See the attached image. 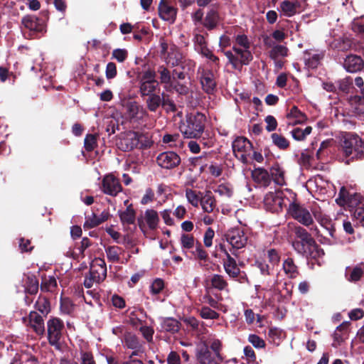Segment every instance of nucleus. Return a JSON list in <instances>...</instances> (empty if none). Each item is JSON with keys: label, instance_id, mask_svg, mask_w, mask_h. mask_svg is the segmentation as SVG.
Instances as JSON below:
<instances>
[{"label": "nucleus", "instance_id": "obj_47", "mask_svg": "<svg viewBox=\"0 0 364 364\" xmlns=\"http://www.w3.org/2000/svg\"><path fill=\"white\" fill-rule=\"evenodd\" d=\"M273 144L280 149H286L289 146V142L283 136L274 133L271 135Z\"/></svg>", "mask_w": 364, "mask_h": 364}, {"label": "nucleus", "instance_id": "obj_27", "mask_svg": "<svg viewBox=\"0 0 364 364\" xmlns=\"http://www.w3.org/2000/svg\"><path fill=\"white\" fill-rule=\"evenodd\" d=\"M280 11L287 17H291L298 13L300 4L298 1L284 0L280 3Z\"/></svg>", "mask_w": 364, "mask_h": 364}, {"label": "nucleus", "instance_id": "obj_9", "mask_svg": "<svg viewBox=\"0 0 364 364\" xmlns=\"http://www.w3.org/2000/svg\"><path fill=\"white\" fill-rule=\"evenodd\" d=\"M233 152L236 157L243 163H247V154L251 151L252 144L245 137L238 136L232 144Z\"/></svg>", "mask_w": 364, "mask_h": 364}, {"label": "nucleus", "instance_id": "obj_30", "mask_svg": "<svg viewBox=\"0 0 364 364\" xmlns=\"http://www.w3.org/2000/svg\"><path fill=\"white\" fill-rule=\"evenodd\" d=\"M124 342L127 348L134 350L131 355V358L133 355H136L141 348V345L138 338L132 333L126 332L124 333Z\"/></svg>", "mask_w": 364, "mask_h": 364}, {"label": "nucleus", "instance_id": "obj_32", "mask_svg": "<svg viewBox=\"0 0 364 364\" xmlns=\"http://www.w3.org/2000/svg\"><path fill=\"white\" fill-rule=\"evenodd\" d=\"M200 204L204 212L208 213L213 212L216 206V201L210 191H207L201 197Z\"/></svg>", "mask_w": 364, "mask_h": 364}, {"label": "nucleus", "instance_id": "obj_18", "mask_svg": "<svg viewBox=\"0 0 364 364\" xmlns=\"http://www.w3.org/2000/svg\"><path fill=\"white\" fill-rule=\"evenodd\" d=\"M181 161L180 157L173 151H166L160 154L156 159L159 166L164 168H173Z\"/></svg>", "mask_w": 364, "mask_h": 364}, {"label": "nucleus", "instance_id": "obj_33", "mask_svg": "<svg viewBox=\"0 0 364 364\" xmlns=\"http://www.w3.org/2000/svg\"><path fill=\"white\" fill-rule=\"evenodd\" d=\"M252 177L257 183L267 186L270 183V178L268 172L263 168H255L252 171Z\"/></svg>", "mask_w": 364, "mask_h": 364}, {"label": "nucleus", "instance_id": "obj_25", "mask_svg": "<svg viewBox=\"0 0 364 364\" xmlns=\"http://www.w3.org/2000/svg\"><path fill=\"white\" fill-rule=\"evenodd\" d=\"M220 21L221 18L218 11L211 9L206 13L203 21V26L210 31L216 28Z\"/></svg>", "mask_w": 364, "mask_h": 364}, {"label": "nucleus", "instance_id": "obj_61", "mask_svg": "<svg viewBox=\"0 0 364 364\" xmlns=\"http://www.w3.org/2000/svg\"><path fill=\"white\" fill-rule=\"evenodd\" d=\"M127 51L125 49L117 48L112 51V58L119 63H123L127 58Z\"/></svg>", "mask_w": 364, "mask_h": 364}, {"label": "nucleus", "instance_id": "obj_14", "mask_svg": "<svg viewBox=\"0 0 364 364\" xmlns=\"http://www.w3.org/2000/svg\"><path fill=\"white\" fill-rule=\"evenodd\" d=\"M142 137L138 132H128L120 139L119 147L124 151L132 150L139 146Z\"/></svg>", "mask_w": 364, "mask_h": 364}, {"label": "nucleus", "instance_id": "obj_60", "mask_svg": "<svg viewBox=\"0 0 364 364\" xmlns=\"http://www.w3.org/2000/svg\"><path fill=\"white\" fill-rule=\"evenodd\" d=\"M248 341L256 348H263L265 347L264 341L255 334H250L248 336Z\"/></svg>", "mask_w": 364, "mask_h": 364}, {"label": "nucleus", "instance_id": "obj_13", "mask_svg": "<svg viewBox=\"0 0 364 364\" xmlns=\"http://www.w3.org/2000/svg\"><path fill=\"white\" fill-rule=\"evenodd\" d=\"M198 73L200 76V80L203 90L207 93H212L216 87L213 73L203 66H200Z\"/></svg>", "mask_w": 364, "mask_h": 364}, {"label": "nucleus", "instance_id": "obj_2", "mask_svg": "<svg viewBox=\"0 0 364 364\" xmlns=\"http://www.w3.org/2000/svg\"><path fill=\"white\" fill-rule=\"evenodd\" d=\"M204 121L205 117L202 114L188 115L181 123L180 130L186 138H198L203 132Z\"/></svg>", "mask_w": 364, "mask_h": 364}, {"label": "nucleus", "instance_id": "obj_34", "mask_svg": "<svg viewBox=\"0 0 364 364\" xmlns=\"http://www.w3.org/2000/svg\"><path fill=\"white\" fill-rule=\"evenodd\" d=\"M363 198L359 193H353L350 195H348L345 196L344 195L341 196L338 200H340L341 204H348L350 207L357 208L358 206H361L363 204L361 200Z\"/></svg>", "mask_w": 364, "mask_h": 364}, {"label": "nucleus", "instance_id": "obj_41", "mask_svg": "<svg viewBox=\"0 0 364 364\" xmlns=\"http://www.w3.org/2000/svg\"><path fill=\"white\" fill-rule=\"evenodd\" d=\"M148 98L146 101L147 108L151 112H156L162 103L161 95L153 93L147 95Z\"/></svg>", "mask_w": 364, "mask_h": 364}, {"label": "nucleus", "instance_id": "obj_19", "mask_svg": "<svg viewBox=\"0 0 364 364\" xmlns=\"http://www.w3.org/2000/svg\"><path fill=\"white\" fill-rule=\"evenodd\" d=\"M33 351V347L26 346L25 349H21L20 353L16 354L11 364H38V361Z\"/></svg>", "mask_w": 364, "mask_h": 364}, {"label": "nucleus", "instance_id": "obj_17", "mask_svg": "<svg viewBox=\"0 0 364 364\" xmlns=\"http://www.w3.org/2000/svg\"><path fill=\"white\" fill-rule=\"evenodd\" d=\"M90 274L92 276V279L95 280L96 284L104 281L107 277V267L104 259H95L90 267Z\"/></svg>", "mask_w": 364, "mask_h": 364}, {"label": "nucleus", "instance_id": "obj_51", "mask_svg": "<svg viewBox=\"0 0 364 364\" xmlns=\"http://www.w3.org/2000/svg\"><path fill=\"white\" fill-rule=\"evenodd\" d=\"M36 309L43 314H48L50 311V303L47 299L39 297L35 304Z\"/></svg>", "mask_w": 364, "mask_h": 364}, {"label": "nucleus", "instance_id": "obj_5", "mask_svg": "<svg viewBox=\"0 0 364 364\" xmlns=\"http://www.w3.org/2000/svg\"><path fill=\"white\" fill-rule=\"evenodd\" d=\"M341 151L346 156H350L351 159L363 156L362 139L357 134H346L341 144Z\"/></svg>", "mask_w": 364, "mask_h": 364}, {"label": "nucleus", "instance_id": "obj_12", "mask_svg": "<svg viewBox=\"0 0 364 364\" xmlns=\"http://www.w3.org/2000/svg\"><path fill=\"white\" fill-rule=\"evenodd\" d=\"M101 189L105 194L116 196L122 188L118 178L113 174H107L102 178Z\"/></svg>", "mask_w": 364, "mask_h": 364}, {"label": "nucleus", "instance_id": "obj_26", "mask_svg": "<svg viewBox=\"0 0 364 364\" xmlns=\"http://www.w3.org/2000/svg\"><path fill=\"white\" fill-rule=\"evenodd\" d=\"M159 14L164 21L173 23L176 19V9L166 2L161 1L159 6Z\"/></svg>", "mask_w": 364, "mask_h": 364}, {"label": "nucleus", "instance_id": "obj_57", "mask_svg": "<svg viewBox=\"0 0 364 364\" xmlns=\"http://www.w3.org/2000/svg\"><path fill=\"white\" fill-rule=\"evenodd\" d=\"M80 364H97L93 354L89 351H81L80 353Z\"/></svg>", "mask_w": 364, "mask_h": 364}, {"label": "nucleus", "instance_id": "obj_23", "mask_svg": "<svg viewBox=\"0 0 364 364\" xmlns=\"http://www.w3.org/2000/svg\"><path fill=\"white\" fill-rule=\"evenodd\" d=\"M364 274V263H360L353 267H347L345 277L350 282L360 281Z\"/></svg>", "mask_w": 364, "mask_h": 364}, {"label": "nucleus", "instance_id": "obj_46", "mask_svg": "<svg viewBox=\"0 0 364 364\" xmlns=\"http://www.w3.org/2000/svg\"><path fill=\"white\" fill-rule=\"evenodd\" d=\"M211 286L218 290H224L228 287V283L224 277L220 274H213L210 277Z\"/></svg>", "mask_w": 364, "mask_h": 364}, {"label": "nucleus", "instance_id": "obj_40", "mask_svg": "<svg viewBox=\"0 0 364 364\" xmlns=\"http://www.w3.org/2000/svg\"><path fill=\"white\" fill-rule=\"evenodd\" d=\"M283 270L289 278H294L298 274L297 267L291 258H287L284 261Z\"/></svg>", "mask_w": 364, "mask_h": 364}, {"label": "nucleus", "instance_id": "obj_36", "mask_svg": "<svg viewBox=\"0 0 364 364\" xmlns=\"http://www.w3.org/2000/svg\"><path fill=\"white\" fill-rule=\"evenodd\" d=\"M181 60V53L176 46H172L170 48V51L168 53V56L166 58L167 63L171 65L172 66H176L180 63Z\"/></svg>", "mask_w": 364, "mask_h": 364}, {"label": "nucleus", "instance_id": "obj_35", "mask_svg": "<svg viewBox=\"0 0 364 364\" xmlns=\"http://www.w3.org/2000/svg\"><path fill=\"white\" fill-rule=\"evenodd\" d=\"M287 117L289 120V123L292 124H301L306 120V115L299 110L296 106L291 107L287 113Z\"/></svg>", "mask_w": 364, "mask_h": 364}, {"label": "nucleus", "instance_id": "obj_24", "mask_svg": "<svg viewBox=\"0 0 364 364\" xmlns=\"http://www.w3.org/2000/svg\"><path fill=\"white\" fill-rule=\"evenodd\" d=\"M21 24L26 29L34 32H41L43 30V25L40 19L35 16L26 15L21 19Z\"/></svg>", "mask_w": 364, "mask_h": 364}, {"label": "nucleus", "instance_id": "obj_42", "mask_svg": "<svg viewBox=\"0 0 364 364\" xmlns=\"http://www.w3.org/2000/svg\"><path fill=\"white\" fill-rule=\"evenodd\" d=\"M41 288L43 291H53L57 288V281L54 276H44L42 278Z\"/></svg>", "mask_w": 364, "mask_h": 364}, {"label": "nucleus", "instance_id": "obj_37", "mask_svg": "<svg viewBox=\"0 0 364 364\" xmlns=\"http://www.w3.org/2000/svg\"><path fill=\"white\" fill-rule=\"evenodd\" d=\"M105 252L108 260L114 263L119 262L120 256L124 253L123 249L118 246L108 247Z\"/></svg>", "mask_w": 364, "mask_h": 364}, {"label": "nucleus", "instance_id": "obj_16", "mask_svg": "<svg viewBox=\"0 0 364 364\" xmlns=\"http://www.w3.org/2000/svg\"><path fill=\"white\" fill-rule=\"evenodd\" d=\"M196 358L200 364H220L223 360L222 355L219 358L217 354L211 353L207 345L198 350Z\"/></svg>", "mask_w": 364, "mask_h": 364}, {"label": "nucleus", "instance_id": "obj_49", "mask_svg": "<svg viewBox=\"0 0 364 364\" xmlns=\"http://www.w3.org/2000/svg\"><path fill=\"white\" fill-rule=\"evenodd\" d=\"M271 174L277 184L283 186L285 183L284 172L279 167H273L271 170Z\"/></svg>", "mask_w": 364, "mask_h": 364}, {"label": "nucleus", "instance_id": "obj_50", "mask_svg": "<svg viewBox=\"0 0 364 364\" xmlns=\"http://www.w3.org/2000/svg\"><path fill=\"white\" fill-rule=\"evenodd\" d=\"M193 249V250L191 251V252L196 259L203 261L207 260L208 253L203 249L201 243L197 242Z\"/></svg>", "mask_w": 364, "mask_h": 364}, {"label": "nucleus", "instance_id": "obj_45", "mask_svg": "<svg viewBox=\"0 0 364 364\" xmlns=\"http://www.w3.org/2000/svg\"><path fill=\"white\" fill-rule=\"evenodd\" d=\"M202 196L200 192H196L190 188L186 190V197L188 201L194 207L198 206Z\"/></svg>", "mask_w": 364, "mask_h": 364}, {"label": "nucleus", "instance_id": "obj_39", "mask_svg": "<svg viewBox=\"0 0 364 364\" xmlns=\"http://www.w3.org/2000/svg\"><path fill=\"white\" fill-rule=\"evenodd\" d=\"M323 54L314 53L311 55L309 53H305L304 60L306 65L311 68H316L320 63L321 60L323 58Z\"/></svg>", "mask_w": 364, "mask_h": 364}, {"label": "nucleus", "instance_id": "obj_28", "mask_svg": "<svg viewBox=\"0 0 364 364\" xmlns=\"http://www.w3.org/2000/svg\"><path fill=\"white\" fill-rule=\"evenodd\" d=\"M157 73L159 75L160 82L164 85L167 92H173V80L170 71L164 66H160Z\"/></svg>", "mask_w": 364, "mask_h": 364}, {"label": "nucleus", "instance_id": "obj_55", "mask_svg": "<svg viewBox=\"0 0 364 364\" xmlns=\"http://www.w3.org/2000/svg\"><path fill=\"white\" fill-rule=\"evenodd\" d=\"M181 243L184 249H191L194 247L195 239L191 235L183 234L181 237Z\"/></svg>", "mask_w": 364, "mask_h": 364}, {"label": "nucleus", "instance_id": "obj_15", "mask_svg": "<svg viewBox=\"0 0 364 364\" xmlns=\"http://www.w3.org/2000/svg\"><path fill=\"white\" fill-rule=\"evenodd\" d=\"M284 200L279 192H269L264 198L265 208L271 212H278L282 209Z\"/></svg>", "mask_w": 364, "mask_h": 364}, {"label": "nucleus", "instance_id": "obj_20", "mask_svg": "<svg viewBox=\"0 0 364 364\" xmlns=\"http://www.w3.org/2000/svg\"><path fill=\"white\" fill-rule=\"evenodd\" d=\"M159 221L158 213L153 209L146 210L140 219H139V225L140 229L144 232L145 225L149 229L154 230L158 226Z\"/></svg>", "mask_w": 364, "mask_h": 364}, {"label": "nucleus", "instance_id": "obj_38", "mask_svg": "<svg viewBox=\"0 0 364 364\" xmlns=\"http://www.w3.org/2000/svg\"><path fill=\"white\" fill-rule=\"evenodd\" d=\"M120 220L124 224H133L135 221V211L132 205H127V208L119 212Z\"/></svg>", "mask_w": 364, "mask_h": 364}, {"label": "nucleus", "instance_id": "obj_3", "mask_svg": "<svg viewBox=\"0 0 364 364\" xmlns=\"http://www.w3.org/2000/svg\"><path fill=\"white\" fill-rule=\"evenodd\" d=\"M121 113L124 120L132 124H139L148 116L146 110L135 101L124 102Z\"/></svg>", "mask_w": 364, "mask_h": 364}, {"label": "nucleus", "instance_id": "obj_63", "mask_svg": "<svg viewBox=\"0 0 364 364\" xmlns=\"http://www.w3.org/2000/svg\"><path fill=\"white\" fill-rule=\"evenodd\" d=\"M96 138L92 134H88L85 139V148L87 151H92L96 146Z\"/></svg>", "mask_w": 364, "mask_h": 364}, {"label": "nucleus", "instance_id": "obj_44", "mask_svg": "<svg viewBox=\"0 0 364 364\" xmlns=\"http://www.w3.org/2000/svg\"><path fill=\"white\" fill-rule=\"evenodd\" d=\"M25 291L31 294H35L38 290V281L36 277L28 276L25 281Z\"/></svg>", "mask_w": 364, "mask_h": 364}, {"label": "nucleus", "instance_id": "obj_29", "mask_svg": "<svg viewBox=\"0 0 364 364\" xmlns=\"http://www.w3.org/2000/svg\"><path fill=\"white\" fill-rule=\"evenodd\" d=\"M223 267L225 272L230 277L236 278L239 276L240 268L237 267L235 259L230 254H227V258L223 260Z\"/></svg>", "mask_w": 364, "mask_h": 364}, {"label": "nucleus", "instance_id": "obj_43", "mask_svg": "<svg viewBox=\"0 0 364 364\" xmlns=\"http://www.w3.org/2000/svg\"><path fill=\"white\" fill-rule=\"evenodd\" d=\"M288 48L282 45L273 46L271 50L269 51V57L277 60L279 57H286L288 55Z\"/></svg>", "mask_w": 364, "mask_h": 364}, {"label": "nucleus", "instance_id": "obj_53", "mask_svg": "<svg viewBox=\"0 0 364 364\" xmlns=\"http://www.w3.org/2000/svg\"><path fill=\"white\" fill-rule=\"evenodd\" d=\"M206 345H208L213 352L217 354L218 357L220 358V355H222L220 353L223 347L222 342L218 338H209Z\"/></svg>", "mask_w": 364, "mask_h": 364}, {"label": "nucleus", "instance_id": "obj_62", "mask_svg": "<svg viewBox=\"0 0 364 364\" xmlns=\"http://www.w3.org/2000/svg\"><path fill=\"white\" fill-rule=\"evenodd\" d=\"M215 236V232L211 228H208L203 236V242L206 247H210L213 245V239Z\"/></svg>", "mask_w": 364, "mask_h": 364}, {"label": "nucleus", "instance_id": "obj_58", "mask_svg": "<svg viewBox=\"0 0 364 364\" xmlns=\"http://www.w3.org/2000/svg\"><path fill=\"white\" fill-rule=\"evenodd\" d=\"M352 83H353V80L350 77H346L345 78L339 80L337 82L338 89L341 91L346 92V93L349 92V90L351 87Z\"/></svg>", "mask_w": 364, "mask_h": 364}, {"label": "nucleus", "instance_id": "obj_8", "mask_svg": "<svg viewBox=\"0 0 364 364\" xmlns=\"http://www.w3.org/2000/svg\"><path fill=\"white\" fill-rule=\"evenodd\" d=\"M288 212L294 220L304 226L309 227L314 224L311 213L302 205L292 203L289 206Z\"/></svg>", "mask_w": 364, "mask_h": 364}, {"label": "nucleus", "instance_id": "obj_22", "mask_svg": "<svg viewBox=\"0 0 364 364\" xmlns=\"http://www.w3.org/2000/svg\"><path fill=\"white\" fill-rule=\"evenodd\" d=\"M313 214L317 222L328 231L329 235L334 237L335 228L331 218L320 210H314Z\"/></svg>", "mask_w": 364, "mask_h": 364}, {"label": "nucleus", "instance_id": "obj_4", "mask_svg": "<svg viewBox=\"0 0 364 364\" xmlns=\"http://www.w3.org/2000/svg\"><path fill=\"white\" fill-rule=\"evenodd\" d=\"M63 330L64 323L60 318L51 317L47 321L48 343L57 350L61 349V339Z\"/></svg>", "mask_w": 364, "mask_h": 364}, {"label": "nucleus", "instance_id": "obj_7", "mask_svg": "<svg viewBox=\"0 0 364 364\" xmlns=\"http://www.w3.org/2000/svg\"><path fill=\"white\" fill-rule=\"evenodd\" d=\"M139 93L141 97H145L154 93L159 87V82L156 80V73L148 70L144 72L139 77Z\"/></svg>", "mask_w": 364, "mask_h": 364}, {"label": "nucleus", "instance_id": "obj_59", "mask_svg": "<svg viewBox=\"0 0 364 364\" xmlns=\"http://www.w3.org/2000/svg\"><path fill=\"white\" fill-rule=\"evenodd\" d=\"M267 256L269 262L272 266L277 265L280 261V255L274 249H269L267 251Z\"/></svg>", "mask_w": 364, "mask_h": 364}, {"label": "nucleus", "instance_id": "obj_6", "mask_svg": "<svg viewBox=\"0 0 364 364\" xmlns=\"http://www.w3.org/2000/svg\"><path fill=\"white\" fill-rule=\"evenodd\" d=\"M294 249L299 254L306 256L316 257L323 255L322 250L318 249L314 238L295 240L292 243Z\"/></svg>", "mask_w": 364, "mask_h": 364}, {"label": "nucleus", "instance_id": "obj_10", "mask_svg": "<svg viewBox=\"0 0 364 364\" xmlns=\"http://www.w3.org/2000/svg\"><path fill=\"white\" fill-rule=\"evenodd\" d=\"M227 242L234 249H241L244 247L247 242V236L243 230L240 228H233L230 230L225 235Z\"/></svg>", "mask_w": 364, "mask_h": 364}, {"label": "nucleus", "instance_id": "obj_52", "mask_svg": "<svg viewBox=\"0 0 364 364\" xmlns=\"http://www.w3.org/2000/svg\"><path fill=\"white\" fill-rule=\"evenodd\" d=\"M345 328V325L344 323L338 326L335 332L333 333V341L332 343V346L333 348H338L341 343L343 342V334L341 333V331L343 328Z\"/></svg>", "mask_w": 364, "mask_h": 364}, {"label": "nucleus", "instance_id": "obj_64", "mask_svg": "<svg viewBox=\"0 0 364 364\" xmlns=\"http://www.w3.org/2000/svg\"><path fill=\"white\" fill-rule=\"evenodd\" d=\"M353 216L358 223L364 227V204H362L361 206H358L355 209Z\"/></svg>", "mask_w": 364, "mask_h": 364}, {"label": "nucleus", "instance_id": "obj_1", "mask_svg": "<svg viewBox=\"0 0 364 364\" xmlns=\"http://www.w3.org/2000/svg\"><path fill=\"white\" fill-rule=\"evenodd\" d=\"M252 42L245 34H238L235 37L232 50L224 53L234 69H241L242 65H248L253 59L250 50Z\"/></svg>", "mask_w": 364, "mask_h": 364}, {"label": "nucleus", "instance_id": "obj_48", "mask_svg": "<svg viewBox=\"0 0 364 364\" xmlns=\"http://www.w3.org/2000/svg\"><path fill=\"white\" fill-rule=\"evenodd\" d=\"M311 130L312 128L311 127H306L304 129L295 128L291 131V135L295 140L301 141L310 134Z\"/></svg>", "mask_w": 364, "mask_h": 364}, {"label": "nucleus", "instance_id": "obj_54", "mask_svg": "<svg viewBox=\"0 0 364 364\" xmlns=\"http://www.w3.org/2000/svg\"><path fill=\"white\" fill-rule=\"evenodd\" d=\"M200 315L204 319H217L219 318L218 313L207 306H203L201 308L200 311Z\"/></svg>", "mask_w": 364, "mask_h": 364}, {"label": "nucleus", "instance_id": "obj_11", "mask_svg": "<svg viewBox=\"0 0 364 364\" xmlns=\"http://www.w3.org/2000/svg\"><path fill=\"white\" fill-rule=\"evenodd\" d=\"M23 323L29 326L37 335H43L45 332L44 320L36 311H31L28 316L23 317Z\"/></svg>", "mask_w": 364, "mask_h": 364}, {"label": "nucleus", "instance_id": "obj_31", "mask_svg": "<svg viewBox=\"0 0 364 364\" xmlns=\"http://www.w3.org/2000/svg\"><path fill=\"white\" fill-rule=\"evenodd\" d=\"M162 331L170 333H176L181 328V323L176 318L168 317L163 318L161 323Z\"/></svg>", "mask_w": 364, "mask_h": 364}, {"label": "nucleus", "instance_id": "obj_56", "mask_svg": "<svg viewBox=\"0 0 364 364\" xmlns=\"http://www.w3.org/2000/svg\"><path fill=\"white\" fill-rule=\"evenodd\" d=\"M100 223V221L99 220V218L97 215L92 213L91 215H88L85 218V222L84 223V228H93L97 225H99Z\"/></svg>", "mask_w": 364, "mask_h": 364}, {"label": "nucleus", "instance_id": "obj_21", "mask_svg": "<svg viewBox=\"0 0 364 364\" xmlns=\"http://www.w3.org/2000/svg\"><path fill=\"white\" fill-rule=\"evenodd\" d=\"M344 69L350 73L360 71L364 67V61L361 57L356 55H348L343 63Z\"/></svg>", "mask_w": 364, "mask_h": 364}]
</instances>
